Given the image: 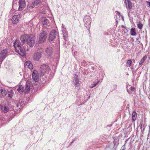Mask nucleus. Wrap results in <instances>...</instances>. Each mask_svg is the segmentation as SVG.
<instances>
[{"mask_svg":"<svg viewBox=\"0 0 150 150\" xmlns=\"http://www.w3.org/2000/svg\"><path fill=\"white\" fill-rule=\"evenodd\" d=\"M43 20V25L45 28H46L47 29V28H46V26H49L50 25V23L49 22V21L45 18H44L42 19V20Z\"/></svg>","mask_w":150,"mask_h":150,"instance_id":"15","label":"nucleus"},{"mask_svg":"<svg viewBox=\"0 0 150 150\" xmlns=\"http://www.w3.org/2000/svg\"><path fill=\"white\" fill-rule=\"evenodd\" d=\"M16 5H17L16 4H13V8L14 9V10H16V9L15 8V6H16Z\"/></svg>","mask_w":150,"mask_h":150,"instance_id":"34","label":"nucleus"},{"mask_svg":"<svg viewBox=\"0 0 150 150\" xmlns=\"http://www.w3.org/2000/svg\"><path fill=\"white\" fill-rule=\"evenodd\" d=\"M122 150H124V149H122Z\"/></svg>","mask_w":150,"mask_h":150,"instance_id":"37","label":"nucleus"},{"mask_svg":"<svg viewBox=\"0 0 150 150\" xmlns=\"http://www.w3.org/2000/svg\"><path fill=\"white\" fill-rule=\"evenodd\" d=\"M131 34L132 35L134 36L136 35L135 29L134 28H132L130 30Z\"/></svg>","mask_w":150,"mask_h":150,"instance_id":"22","label":"nucleus"},{"mask_svg":"<svg viewBox=\"0 0 150 150\" xmlns=\"http://www.w3.org/2000/svg\"><path fill=\"white\" fill-rule=\"evenodd\" d=\"M99 82V81H98L96 83H93L92 84H91V86H90V87L91 88H93V87L97 85V84Z\"/></svg>","mask_w":150,"mask_h":150,"instance_id":"31","label":"nucleus"},{"mask_svg":"<svg viewBox=\"0 0 150 150\" xmlns=\"http://www.w3.org/2000/svg\"><path fill=\"white\" fill-rule=\"evenodd\" d=\"M7 52V50L5 49L2 50L0 53V62L3 61L6 57Z\"/></svg>","mask_w":150,"mask_h":150,"instance_id":"11","label":"nucleus"},{"mask_svg":"<svg viewBox=\"0 0 150 150\" xmlns=\"http://www.w3.org/2000/svg\"><path fill=\"white\" fill-rule=\"evenodd\" d=\"M79 81V79L78 78V76L76 74H75L74 77L73 78V82H75Z\"/></svg>","mask_w":150,"mask_h":150,"instance_id":"21","label":"nucleus"},{"mask_svg":"<svg viewBox=\"0 0 150 150\" xmlns=\"http://www.w3.org/2000/svg\"><path fill=\"white\" fill-rule=\"evenodd\" d=\"M42 53V51L41 50H37L34 54L33 56L34 59L36 61L39 60L41 58Z\"/></svg>","mask_w":150,"mask_h":150,"instance_id":"5","label":"nucleus"},{"mask_svg":"<svg viewBox=\"0 0 150 150\" xmlns=\"http://www.w3.org/2000/svg\"><path fill=\"white\" fill-rule=\"evenodd\" d=\"M35 6L33 5V4H28L27 6L28 8H29V9L32 8L33 7V6Z\"/></svg>","mask_w":150,"mask_h":150,"instance_id":"28","label":"nucleus"},{"mask_svg":"<svg viewBox=\"0 0 150 150\" xmlns=\"http://www.w3.org/2000/svg\"><path fill=\"white\" fill-rule=\"evenodd\" d=\"M33 65H32V64L31 63V62L30 63V64H29V65L28 67V68L30 69V70H31L33 69Z\"/></svg>","mask_w":150,"mask_h":150,"instance_id":"32","label":"nucleus"},{"mask_svg":"<svg viewBox=\"0 0 150 150\" xmlns=\"http://www.w3.org/2000/svg\"><path fill=\"white\" fill-rule=\"evenodd\" d=\"M137 117V113L135 111L133 112L132 115V120L134 122L136 120Z\"/></svg>","mask_w":150,"mask_h":150,"instance_id":"20","label":"nucleus"},{"mask_svg":"<svg viewBox=\"0 0 150 150\" xmlns=\"http://www.w3.org/2000/svg\"><path fill=\"white\" fill-rule=\"evenodd\" d=\"M84 25L87 27H90L91 23V19L90 16H86L84 18Z\"/></svg>","mask_w":150,"mask_h":150,"instance_id":"6","label":"nucleus"},{"mask_svg":"<svg viewBox=\"0 0 150 150\" xmlns=\"http://www.w3.org/2000/svg\"><path fill=\"white\" fill-rule=\"evenodd\" d=\"M124 3L126 6V7L127 8V10L128 11V14L129 15L130 11H128V9L130 10L132 8V3L131 1H130L129 0H127V1L126 0H124Z\"/></svg>","mask_w":150,"mask_h":150,"instance_id":"13","label":"nucleus"},{"mask_svg":"<svg viewBox=\"0 0 150 150\" xmlns=\"http://www.w3.org/2000/svg\"><path fill=\"white\" fill-rule=\"evenodd\" d=\"M46 30V28H43L39 38H37L36 42L37 44H42L46 41L47 37Z\"/></svg>","mask_w":150,"mask_h":150,"instance_id":"2","label":"nucleus"},{"mask_svg":"<svg viewBox=\"0 0 150 150\" xmlns=\"http://www.w3.org/2000/svg\"><path fill=\"white\" fill-rule=\"evenodd\" d=\"M52 54V49L51 47H48L45 50V55L48 57H50Z\"/></svg>","mask_w":150,"mask_h":150,"instance_id":"10","label":"nucleus"},{"mask_svg":"<svg viewBox=\"0 0 150 150\" xmlns=\"http://www.w3.org/2000/svg\"><path fill=\"white\" fill-rule=\"evenodd\" d=\"M20 39L22 43L17 40L14 43V45L16 52L23 56L25 55L26 51L24 46L23 47V44L26 42L30 47L33 46L35 42V37L32 35H24L21 36Z\"/></svg>","mask_w":150,"mask_h":150,"instance_id":"1","label":"nucleus"},{"mask_svg":"<svg viewBox=\"0 0 150 150\" xmlns=\"http://www.w3.org/2000/svg\"><path fill=\"white\" fill-rule=\"evenodd\" d=\"M1 45V44L0 43V45Z\"/></svg>","mask_w":150,"mask_h":150,"instance_id":"35","label":"nucleus"},{"mask_svg":"<svg viewBox=\"0 0 150 150\" xmlns=\"http://www.w3.org/2000/svg\"><path fill=\"white\" fill-rule=\"evenodd\" d=\"M50 70L49 66L47 65L43 64L41 66L40 68V70L41 75L43 76L45 73H47Z\"/></svg>","mask_w":150,"mask_h":150,"instance_id":"4","label":"nucleus"},{"mask_svg":"<svg viewBox=\"0 0 150 150\" xmlns=\"http://www.w3.org/2000/svg\"><path fill=\"white\" fill-rule=\"evenodd\" d=\"M132 61L131 60H128L127 61V64L128 66L130 67L132 64Z\"/></svg>","mask_w":150,"mask_h":150,"instance_id":"30","label":"nucleus"},{"mask_svg":"<svg viewBox=\"0 0 150 150\" xmlns=\"http://www.w3.org/2000/svg\"><path fill=\"white\" fill-rule=\"evenodd\" d=\"M33 86L32 83L29 81L26 82L25 85V89L27 90V92H28L30 90H32Z\"/></svg>","mask_w":150,"mask_h":150,"instance_id":"14","label":"nucleus"},{"mask_svg":"<svg viewBox=\"0 0 150 150\" xmlns=\"http://www.w3.org/2000/svg\"><path fill=\"white\" fill-rule=\"evenodd\" d=\"M31 63V62L30 61H27L24 64V67L25 68H28V67L29 65L30 64V63Z\"/></svg>","mask_w":150,"mask_h":150,"instance_id":"25","label":"nucleus"},{"mask_svg":"<svg viewBox=\"0 0 150 150\" xmlns=\"http://www.w3.org/2000/svg\"><path fill=\"white\" fill-rule=\"evenodd\" d=\"M17 90L19 93H23L24 91V87L22 85H20L17 86Z\"/></svg>","mask_w":150,"mask_h":150,"instance_id":"18","label":"nucleus"},{"mask_svg":"<svg viewBox=\"0 0 150 150\" xmlns=\"http://www.w3.org/2000/svg\"><path fill=\"white\" fill-rule=\"evenodd\" d=\"M7 94V92L4 88L0 90V96L1 97H4Z\"/></svg>","mask_w":150,"mask_h":150,"instance_id":"17","label":"nucleus"},{"mask_svg":"<svg viewBox=\"0 0 150 150\" xmlns=\"http://www.w3.org/2000/svg\"><path fill=\"white\" fill-rule=\"evenodd\" d=\"M147 57L145 56H144L141 59V60L140 61L139 63V64L140 65H141L144 62V61L146 59Z\"/></svg>","mask_w":150,"mask_h":150,"instance_id":"23","label":"nucleus"},{"mask_svg":"<svg viewBox=\"0 0 150 150\" xmlns=\"http://www.w3.org/2000/svg\"><path fill=\"white\" fill-rule=\"evenodd\" d=\"M42 0H35L33 4V5L37 6L38 4Z\"/></svg>","mask_w":150,"mask_h":150,"instance_id":"24","label":"nucleus"},{"mask_svg":"<svg viewBox=\"0 0 150 150\" xmlns=\"http://www.w3.org/2000/svg\"><path fill=\"white\" fill-rule=\"evenodd\" d=\"M147 4L148 5H149V7H150V2L147 1Z\"/></svg>","mask_w":150,"mask_h":150,"instance_id":"33","label":"nucleus"},{"mask_svg":"<svg viewBox=\"0 0 150 150\" xmlns=\"http://www.w3.org/2000/svg\"><path fill=\"white\" fill-rule=\"evenodd\" d=\"M25 103V101L22 100H20L16 105L17 109H16V110H17L16 111L15 110V112H16L17 113L19 112L21 110V108L23 106Z\"/></svg>","mask_w":150,"mask_h":150,"instance_id":"7","label":"nucleus"},{"mask_svg":"<svg viewBox=\"0 0 150 150\" xmlns=\"http://www.w3.org/2000/svg\"><path fill=\"white\" fill-rule=\"evenodd\" d=\"M57 34V33L55 30H52L50 33L48 38L49 42L52 44L54 45V39Z\"/></svg>","mask_w":150,"mask_h":150,"instance_id":"3","label":"nucleus"},{"mask_svg":"<svg viewBox=\"0 0 150 150\" xmlns=\"http://www.w3.org/2000/svg\"><path fill=\"white\" fill-rule=\"evenodd\" d=\"M1 108L2 111L5 113L7 112L9 110L8 107L6 105H1Z\"/></svg>","mask_w":150,"mask_h":150,"instance_id":"16","label":"nucleus"},{"mask_svg":"<svg viewBox=\"0 0 150 150\" xmlns=\"http://www.w3.org/2000/svg\"><path fill=\"white\" fill-rule=\"evenodd\" d=\"M33 79L35 82H38L39 80V76L38 73L36 70H34L32 75Z\"/></svg>","mask_w":150,"mask_h":150,"instance_id":"12","label":"nucleus"},{"mask_svg":"<svg viewBox=\"0 0 150 150\" xmlns=\"http://www.w3.org/2000/svg\"><path fill=\"white\" fill-rule=\"evenodd\" d=\"M26 5L25 0H19V7L18 8V11H22Z\"/></svg>","mask_w":150,"mask_h":150,"instance_id":"9","label":"nucleus"},{"mask_svg":"<svg viewBox=\"0 0 150 150\" xmlns=\"http://www.w3.org/2000/svg\"><path fill=\"white\" fill-rule=\"evenodd\" d=\"M143 25L140 23L139 22L137 24V27L140 29H142L143 27Z\"/></svg>","mask_w":150,"mask_h":150,"instance_id":"27","label":"nucleus"},{"mask_svg":"<svg viewBox=\"0 0 150 150\" xmlns=\"http://www.w3.org/2000/svg\"><path fill=\"white\" fill-rule=\"evenodd\" d=\"M130 91H129L128 90H127V92L129 93H132V92L134 91V87L131 86L130 88Z\"/></svg>","mask_w":150,"mask_h":150,"instance_id":"29","label":"nucleus"},{"mask_svg":"<svg viewBox=\"0 0 150 150\" xmlns=\"http://www.w3.org/2000/svg\"><path fill=\"white\" fill-rule=\"evenodd\" d=\"M57 36H58V35H57Z\"/></svg>","mask_w":150,"mask_h":150,"instance_id":"36","label":"nucleus"},{"mask_svg":"<svg viewBox=\"0 0 150 150\" xmlns=\"http://www.w3.org/2000/svg\"><path fill=\"white\" fill-rule=\"evenodd\" d=\"M73 84L77 88H76L77 90V91L80 89V84L79 81H78L75 82H73Z\"/></svg>","mask_w":150,"mask_h":150,"instance_id":"19","label":"nucleus"},{"mask_svg":"<svg viewBox=\"0 0 150 150\" xmlns=\"http://www.w3.org/2000/svg\"><path fill=\"white\" fill-rule=\"evenodd\" d=\"M21 18V15L20 14L14 15L12 19V21L13 24H16L18 23Z\"/></svg>","mask_w":150,"mask_h":150,"instance_id":"8","label":"nucleus"},{"mask_svg":"<svg viewBox=\"0 0 150 150\" xmlns=\"http://www.w3.org/2000/svg\"><path fill=\"white\" fill-rule=\"evenodd\" d=\"M8 97H10V98H11L13 96V92L12 91H11L10 92H8Z\"/></svg>","mask_w":150,"mask_h":150,"instance_id":"26","label":"nucleus"}]
</instances>
